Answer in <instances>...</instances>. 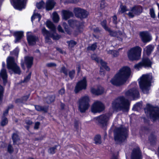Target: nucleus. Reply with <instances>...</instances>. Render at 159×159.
<instances>
[{"label": "nucleus", "mask_w": 159, "mask_h": 159, "mask_svg": "<svg viewBox=\"0 0 159 159\" xmlns=\"http://www.w3.org/2000/svg\"><path fill=\"white\" fill-rule=\"evenodd\" d=\"M131 70L127 66L123 67L120 69L113 78L110 81L113 85L117 86L123 84L130 75Z\"/></svg>", "instance_id": "f257e3e1"}, {"label": "nucleus", "mask_w": 159, "mask_h": 159, "mask_svg": "<svg viewBox=\"0 0 159 159\" xmlns=\"http://www.w3.org/2000/svg\"><path fill=\"white\" fill-rule=\"evenodd\" d=\"M130 103L125 97L121 96L115 99L112 103V107L116 111L127 112L129 110Z\"/></svg>", "instance_id": "f03ea898"}, {"label": "nucleus", "mask_w": 159, "mask_h": 159, "mask_svg": "<svg viewBox=\"0 0 159 159\" xmlns=\"http://www.w3.org/2000/svg\"><path fill=\"white\" fill-rule=\"evenodd\" d=\"M128 136V129L125 127L121 126L114 130V139L117 144L125 141Z\"/></svg>", "instance_id": "7ed1b4c3"}, {"label": "nucleus", "mask_w": 159, "mask_h": 159, "mask_svg": "<svg viewBox=\"0 0 159 159\" xmlns=\"http://www.w3.org/2000/svg\"><path fill=\"white\" fill-rule=\"evenodd\" d=\"M152 79V76L151 75H143L141 78L139 82V87L144 93H148Z\"/></svg>", "instance_id": "20e7f679"}, {"label": "nucleus", "mask_w": 159, "mask_h": 159, "mask_svg": "<svg viewBox=\"0 0 159 159\" xmlns=\"http://www.w3.org/2000/svg\"><path fill=\"white\" fill-rule=\"evenodd\" d=\"M144 111L147 116H149L153 121L159 119V109L158 107L147 104L144 108Z\"/></svg>", "instance_id": "39448f33"}, {"label": "nucleus", "mask_w": 159, "mask_h": 159, "mask_svg": "<svg viewBox=\"0 0 159 159\" xmlns=\"http://www.w3.org/2000/svg\"><path fill=\"white\" fill-rule=\"evenodd\" d=\"M141 48L139 46H136L131 48L128 52V58L131 61L139 60L140 57Z\"/></svg>", "instance_id": "423d86ee"}, {"label": "nucleus", "mask_w": 159, "mask_h": 159, "mask_svg": "<svg viewBox=\"0 0 159 159\" xmlns=\"http://www.w3.org/2000/svg\"><path fill=\"white\" fill-rule=\"evenodd\" d=\"M7 67L8 69L11 70L15 74L20 75L21 71L19 66L15 62L14 58L9 57L7 59Z\"/></svg>", "instance_id": "0eeeda50"}, {"label": "nucleus", "mask_w": 159, "mask_h": 159, "mask_svg": "<svg viewBox=\"0 0 159 159\" xmlns=\"http://www.w3.org/2000/svg\"><path fill=\"white\" fill-rule=\"evenodd\" d=\"M89 99L87 96L82 97L78 101V109L81 113H84L89 107Z\"/></svg>", "instance_id": "6e6552de"}, {"label": "nucleus", "mask_w": 159, "mask_h": 159, "mask_svg": "<svg viewBox=\"0 0 159 159\" xmlns=\"http://www.w3.org/2000/svg\"><path fill=\"white\" fill-rule=\"evenodd\" d=\"M109 119V115L108 114L101 115L96 118L98 124L102 128L107 125Z\"/></svg>", "instance_id": "1a4fd4ad"}, {"label": "nucleus", "mask_w": 159, "mask_h": 159, "mask_svg": "<svg viewBox=\"0 0 159 159\" xmlns=\"http://www.w3.org/2000/svg\"><path fill=\"white\" fill-rule=\"evenodd\" d=\"M125 96L129 98H132L134 100L139 98L140 97L139 93L137 89L133 88L130 89L125 93Z\"/></svg>", "instance_id": "9d476101"}, {"label": "nucleus", "mask_w": 159, "mask_h": 159, "mask_svg": "<svg viewBox=\"0 0 159 159\" xmlns=\"http://www.w3.org/2000/svg\"><path fill=\"white\" fill-rule=\"evenodd\" d=\"M47 26L51 29L52 32H50L46 30L45 28H43L42 30V33L45 37L48 36L49 35L50 36V34L55 33V27L52 22L50 21H47Z\"/></svg>", "instance_id": "9b49d317"}, {"label": "nucleus", "mask_w": 159, "mask_h": 159, "mask_svg": "<svg viewBox=\"0 0 159 159\" xmlns=\"http://www.w3.org/2000/svg\"><path fill=\"white\" fill-rule=\"evenodd\" d=\"M74 12L75 16L81 19L86 18L89 14L88 11L80 8H75Z\"/></svg>", "instance_id": "f8f14e48"}, {"label": "nucleus", "mask_w": 159, "mask_h": 159, "mask_svg": "<svg viewBox=\"0 0 159 159\" xmlns=\"http://www.w3.org/2000/svg\"><path fill=\"white\" fill-rule=\"evenodd\" d=\"M152 63L150 60L148 58H145L142 59V61L136 64L134 66L135 69L139 70L142 67H149L151 66Z\"/></svg>", "instance_id": "ddd939ff"}, {"label": "nucleus", "mask_w": 159, "mask_h": 159, "mask_svg": "<svg viewBox=\"0 0 159 159\" xmlns=\"http://www.w3.org/2000/svg\"><path fill=\"white\" fill-rule=\"evenodd\" d=\"M143 11V9L141 6H135L132 7L130 11L126 14L130 18L134 17L135 15H139L141 14Z\"/></svg>", "instance_id": "4468645a"}, {"label": "nucleus", "mask_w": 159, "mask_h": 159, "mask_svg": "<svg viewBox=\"0 0 159 159\" xmlns=\"http://www.w3.org/2000/svg\"><path fill=\"white\" fill-rule=\"evenodd\" d=\"M105 108L104 104L99 101H96L93 104L91 111L92 112L96 113L103 111Z\"/></svg>", "instance_id": "2eb2a0df"}, {"label": "nucleus", "mask_w": 159, "mask_h": 159, "mask_svg": "<svg viewBox=\"0 0 159 159\" xmlns=\"http://www.w3.org/2000/svg\"><path fill=\"white\" fill-rule=\"evenodd\" d=\"M86 84V78L84 77L82 80L77 83L75 89V93H77L82 89H85L87 86Z\"/></svg>", "instance_id": "dca6fc26"}, {"label": "nucleus", "mask_w": 159, "mask_h": 159, "mask_svg": "<svg viewBox=\"0 0 159 159\" xmlns=\"http://www.w3.org/2000/svg\"><path fill=\"white\" fill-rule=\"evenodd\" d=\"M27 0H13L14 6L15 8L21 10L25 7Z\"/></svg>", "instance_id": "f3484780"}, {"label": "nucleus", "mask_w": 159, "mask_h": 159, "mask_svg": "<svg viewBox=\"0 0 159 159\" xmlns=\"http://www.w3.org/2000/svg\"><path fill=\"white\" fill-rule=\"evenodd\" d=\"M141 152L139 148L137 147L133 149L131 155V159H142Z\"/></svg>", "instance_id": "a211bd4d"}, {"label": "nucleus", "mask_w": 159, "mask_h": 159, "mask_svg": "<svg viewBox=\"0 0 159 159\" xmlns=\"http://www.w3.org/2000/svg\"><path fill=\"white\" fill-rule=\"evenodd\" d=\"M61 37V35L55 33L50 34V36H47L45 37V42L49 44L52 43V41L50 38H52L54 40H58Z\"/></svg>", "instance_id": "6ab92c4d"}, {"label": "nucleus", "mask_w": 159, "mask_h": 159, "mask_svg": "<svg viewBox=\"0 0 159 159\" xmlns=\"http://www.w3.org/2000/svg\"><path fill=\"white\" fill-rule=\"evenodd\" d=\"M140 35L141 39L143 43H147L149 42L152 39V38L148 32L143 31L140 33Z\"/></svg>", "instance_id": "aec40b11"}, {"label": "nucleus", "mask_w": 159, "mask_h": 159, "mask_svg": "<svg viewBox=\"0 0 159 159\" xmlns=\"http://www.w3.org/2000/svg\"><path fill=\"white\" fill-rule=\"evenodd\" d=\"M27 39L30 45H33L35 44L36 42L38 40V38L35 35H27Z\"/></svg>", "instance_id": "412c9836"}, {"label": "nucleus", "mask_w": 159, "mask_h": 159, "mask_svg": "<svg viewBox=\"0 0 159 159\" xmlns=\"http://www.w3.org/2000/svg\"><path fill=\"white\" fill-rule=\"evenodd\" d=\"M24 58L25 63L28 70L33 64V58L32 57L26 56Z\"/></svg>", "instance_id": "4be33fe9"}, {"label": "nucleus", "mask_w": 159, "mask_h": 159, "mask_svg": "<svg viewBox=\"0 0 159 159\" xmlns=\"http://www.w3.org/2000/svg\"><path fill=\"white\" fill-rule=\"evenodd\" d=\"M0 77L2 79L3 85L5 86L7 82V75L5 69L2 68L0 72Z\"/></svg>", "instance_id": "5701e85b"}, {"label": "nucleus", "mask_w": 159, "mask_h": 159, "mask_svg": "<svg viewBox=\"0 0 159 159\" xmlns=\"http://www.w3.org/2000/svg\"><path fill=\"white\" fill-rule=\"evenodd\" d=\"M69 25L73 28L79 29L80 25V22L76 20L70 19L68 21Z\"/></svg>", "instance_id": "b1692460"}, {"label": "nucleus", "mask_w": 159, "mask_h": 159, "mask_svg": "<svg viewBox=\"0 0 159 159\" xmlns=\"http://www.w3.org/2000/svg\"><path fill=\"white\" fill-rule=\"evenodd\" d=\"M56 2L54 0H47L45 6V8L47 11L51 10L54 7Z\"/></svg>", "instance_id": "393cba45"}, {"label": "nucleus", "mask_w": 159, "mask_h": 159, "mask_svg": "<svg viewBox=\"0 0 159 159\" xmlns=\"http://www.w3.org/2000/svg\"><path fill=\"white\" fill-rule=\"evenodd\" d=\"M62 18L65 20H67L70 17L73 16V13L69 11L63 10L62 11Z\"/></svg>", "instance_id": "a878e982"}, {"label": "nucleus", "mask_w": 159, "mask_h": 159, "mask_svg": "<svg viewBox=\"0 0 159 159\" xmlns=\"http://www.w3.org/2000/svg\"><path fill=\"white\" fill-rule=\"evenodd\" d=\"M104 91V88L100 86L98 87L97 89L93 88L91 89L92 93L97 95L102 94L103 93Z\"/></svg>", "instance_id": "bb28decb"}, {"label": "nucleus", "mask_w": 159, "mask_h": 159, "mask_svg": "<svg viewBox=\"0 0 159 159\" xmlns=\"http://www.w3.org/2000/svg\"><path fill=\"white\" fill-rule=\"evenodd\" d=\"M14 35L15 37V43L19 42L23 36V32L22 31H16L14 33Z\"/></svg>", "instance_id": "cd10ccee"}, {"label": "nucleus", "mask_w": 159, "mask_h": 159, "mask_svg": "<svg viewBox=\"0 0 159 159\" xmlns=\"http://www.w3.org/2000/svg\"><path fill=\"white\" fill-rule=\"evenodd\" d=\"M30 93L28 95L23 96L21 98L16 100L15 102L16 103H24L26 102L29 98Z\"/></svg>", "instance_id": "c85d7f7f"}, {"label": "nucleus", "mask_w": 159, "mask_h": 159, "mask_svg": "<svg viewBox=\"0 0 159 159\" xmlns=\"http://www.w3.org/2000/svg\"><path fill=\"white\" fill-rule=\"evenodd\" d=\"M18 134V132L16 131V133H13L12 135L11 138L13 140V145L16 144L17 142L20 140Z\"/></svg>", "instance_id": "c756f323"}, {"label": "nucleus", "mask_w": 159, "mask_h": 159, "mask_svg": "<svg viewBox=\"0 0 159 159\" xmlns=\"http://www.w3.org/2000/svg\"><path fill=\"white\" fill-rule=\"evenodd\" d=\"M154 49V47L151 45H149L143 49L144 52H145L148 55H149L152 51Z\"/></svg>", "instance_id": "7c9ffc66"}, {"label": "nucleus", "mask_w": 159, "mask_h": 159, "mask_svg": "<svg viewBox=\"0 0 159 159\" xmlns=\"http://www.w3.org/2000/svg\"><path fill=\"white\" fill-rule=\"evenodd\" d=\"M149 141L151 145H154L157 141L156 136L153 134H151L149 137Z\"/></svg>", "instance_id": "2f4dec72"}, {"label": "nucleus", "mask_w": 159, "mask_h": 159, "mask_svg": "<svg viewBox=\"0 0 159 159\" xmlns=\"http://www.w3.org/2000/svg\"><path fill=\"white\" fill-rule=\"evenodd\" d=\"M35 109L38 111H43L44 112H47L48 108L47 106H41L39 105L35 106Z\"/></svg>", "instance_id": "473e14b6"}, {"label": "nucleus", "mask_w": 159, "mask_h": 159, "mask_svg": "<svg viewBox=\"0 0 159 159\" xmlns=\"http://www.w3.org/2000/svg\"><path fill=\"white\" fill-rule=\"evenodd\" d=\"M55 99V96L54 95H49L46 97L44 101L48 104H49L54 102Z\"/></svg>", "instance_id": "72a5a7b5"}, {"label": "nucleus", "mask_w": 159, "mask_h": 159, "mask_svg": "<svg viewBox=\"0 0 159 159\" xmlns=\"http://www.w3.org/2000/svg\"><path fill=\"white\" fill-rule=\"evenodd\" d=\"M95 143L96 144H100L101 143V136L100 135H96L94 139Z\"/></svg>", "instance_id": "f704fd0d"}, {"label": "nucleus", "mask_w": 159, "mask_h": 159, "mask_svg": "<svg viewBox=\"0 0 159 159\" xmlns=\"http://www.w3.org/2000/svg\"><path fill=\"white\" fill-rule=\"evenodd\" d=\"M69 70L67 69L65 66H62L60 70V72L63 73L66 76H67L68 75V72Z\"/></svg>", "instance_id": "c9c22d12"}, {"label": "nucleus", "mask_w": 159, "mask_h": 159, "mask_svg": "<svg viewBox=\"0 0 159 159\" xmlns=\"http://www.w3.org/2000/svg\"><path fill=\"white\" fill-rule=\"evenodd\" d=\"M8 123V120L5 117H3L2 119L1 122V125L3 127L6 125Z\"/></svg>", "instance_id": "e433bc0d"}, {"label": "nucleus", "mask_w": 159, "mask_h": 159, "mask_svg": "<svg viewBox=\"0 0 159 159\" xmlns=\"http://www.w3.org/2000/svg\"><path fill=\"white\" fill-rule=\"evenodd\" d=\"M97 43H95L91 45V46H89L87 48V50H88L94 51L97 48Z\"/></svg>", "instance_id": "4c0bfd02"}, {"label": "nucleus", "mask_w": 159, "mask_h": 159, "mask_svg": "<svg viewBox=\"0 0 159 159\" xmlns=\"http://www.w3.org/2000/svg\"><path fill=\"white\" fill-rule=\"evenodd\" d=\"M57 146H55L52 147H50L48 149V152L50 154H53L55 153L56 150L57 149Z\"/></svg>", "instance_id": "58836bf2"}, {"label": "nucleus", "mask_w": 159, "mask_h": 159, "mask_svg": "<svg viewBox=\"0 0 159 159\" xmlns=\"http://www.w3.org/2000/svg\"><path fill=\"white\" fill-rule=\"evenodd\" d=\"M120 10L119 11V13H123L126 11H128L126 6L123 5L122 4H121L120 6Z\"/></svg>", "instance_id": "ea45409f"}, {"label": "nucleus", "mask_w": 159, "mask_h": 159, "mask_svg": "<svg viewBox=\"0 0 159 159\" xmlns=\"http://www.w3.org/2000/svg\"><path fill=\"white\" fill-rule=\"evenodd\" d=\"M38 18V21H39L41 18V16L40 14L38 13H34L32 16L31 18V21L33 22L34 19L35 18Z\"/></svg>", "instance_id": "a19ab883"}, {"label": "nucleus", "mask_w": 159, "mask_h": 159, "mask_svg": "<svg viewBox=\"0 0 159 159\" xmlns=\"http://www.w3.org/2000/svg\"><path fill=\"white\" fill-rule=\"evenodd\" d=\"M4 89L2 86L0 85V105L2 103Z\"/></svg>", "instance_id": "79ce46f5"}, {"label": "nucleus", "mask_w": 159, "mask_h": 159, "mask_svg": "<svg viewBox=\"0 0 159 159\" xmlns=\"http://www.w3.org/2000/svg\"><path fill=\"white\" fill-rule=\"evenodd\" d=\"M107 20H103L101 22V24L103 28L106 31L109 28L107 25Z\"/></svg>", "instance_id": "37998d69"}, {"label": "nucleus", "mask_w": 159, "mask_h": 159, "mask_svg": "<svg viewBox=\"0 0 159 159\" xmlns=\"http://www.w3.org/2000/svg\"><path fill=\"white\" fill-rule=\"evenodd\" d=\"M67 43L68 44L69 47L72 48L76 45L77 42L73 40H71L70 41H67Z\"/></svg>", "instance_id": "c03bdc74"}, {"label": "nucleus", "mask_w": 159, "mask_h": 159, "mask_svg": "<svg viewBox=\"0 0 159 159\" xmlns=\"http://www.w3.org/2000/svg\"><path fill=\"white\" fill-rule=\"evenodd\" d=\"M107 31L109 33L110 35L111 36L116 37L117 35L116 31L112 30L110 28Z\"/></svg>", "instance_id": "a18cd8bd"}, {"label": "nucleus", "mask_w": 159, "mask_h": 159, "mask_svg": "<svg viewBox=\"0 0 159 159\" xmlns=\"http://www.w3.org/2000/svg\"><path fill=\"white\" fill-rule=\"evenodd\" d=\"M149 14L151 17L153 19H154L156 17L155 11L153 8L150 9Z\"/></svg>", "instance_id": "49530a36"}, {"label": "nucleus", "mask_w": 159, "mask_h": 159, "mask_svg": "<svg viewBox=\"0 0 159 159\" xmlns=\"http://www.w3.org/2000/svg\"><path fill=\"white\" fill-rule=\"evenodd\" d=\"M107 53L109 54H111L114 57H117L119 54V52L115 50H109L107 51Z\"/></svg>", "instance_id": "de8ad7c7"}, {"label": "nucleus", "mask_w": 159, "mask_h": 159, "mask_svg": "<svg viewBox=\"0 0 159 159\" xmlns=\"http://www.w3.org/2000/svg\"><path fill=\"white\" fill-rule=\"evenodd\" d=\"M68 75L70 78L71 79H73L74 78L75 73V70H72L70 71H69Z\"/></svg>", "instance_id": "09e8293b"}, {"label": "nucleus", "mask_w": 159, "mask_h": 159, "mask_svg": "<svg viewBox=\"0 0 159 159\" xmlns=\"http://www.w3.org/2000/svg\"><path fill=\"white\" fill-rule=\"evenodd\" d=\"M44 6V3L43 1H41L36 4L37 8L39 9H41Z\"/></svg>", "instance_id": "8fccbe9b"}, {"label": "nucleus", "mask_w": 159, "mask_h": 159, "mask_svg": "<svg viewBox=\"0 0 159 159\" xmlns=\"http://www.w3.org/2000/svg\"><path fill=\"white\" fill-rule=\"evenodd\" d=\"M53 20L55 22H57L59 20V17L58 15L56 12H55L53 13Z\"/></svg>", "instance_id": "3c124183"}, {"label": "nucleus", "mask_w": 159, "mask_h": 159, "mask_svg": "<svg viewBox=\"0 0 159 159\" xmlns=\"http://www.w3.org/2000/svg\"><path fill=\"white\" fill-rule=\"evenodd\" d=\"M31 74V72H30L28 75L25 78L24 80L22 81V82L26 83L28 82L30 79Z\"/></svg>", "instance_id": "603ef678"}, {"label": "nucleus", "mask_w": 159, "mask_h": 159, "mask_svg": "<svg viewBox=\"0 0 159 159\" xmlns=\"http://www.w3.org/2000/svg\"><path fill=\"white\" fill-rule=\"evenodd\" d=\"M142 106L141 103L140 102H138L136 103L134 106L133 109L136 110L140 108Z\"/></svg>", "instance_id": "864d4df0"}, {"label": "nucleus", "mask_w": 159, "mask_h": 159, "mask_svg": "<svg viewBox=\"0 0 159 159\" xmlns=\"http://www.w3.org/2000/svg\"><path fill=\"white\" fill-rule=\"evenodd\" d=\"M91 58L93 60H95L97 62H99L100 59L98 57L96 54H93L91 56Z\"/></svg>", "instance_id": "5fc2aeb1"}, {"label": "nucleus", "mask_w": 159, "mask_h": 159, "mask_svg": "<svg viewBox=\"0 0 159 159\" xmlns=\"http://www.w3.org/2000/svg\"><path fill=\"white\" fill-rule=\"evenodd\" d=\"M47 66L48 67H55L57 66V64L54 63H49L46 64Z\"/></svg>", "instance_id": "6e6d98bb"}, {"label": "nucleus", "mask_w": 159, "mask_h": 159, "mask_svg": "<svg viewBox=\"0 0 159 159\" xmlns=\"http://www.w3.org/2000/svg\"><path fill=\"white\" fill-rule=\"evenodd\" d=\"M7 149L8 152L10 153H12L13 151V147L10 144L8 145Z\"/></svg>", "instance_id": "4d7b16f0"}, {"label": "nucleus", "mask_w": 159, "mask_h": 159, "mask_svg": "<svg viewBox=\"0 0 159 159\" xmlns=\"http://www.w3.org/2000/svg\"><path fill=\"white\" fill-rule=\"evenodd\" d=\"M106 6L105 1L103 0H102L100 3V7L101 8H104Z\"/></svg>", "instance_id": "13d9d810"}, {"label": "nucleus", "mask_w": 159, "mask_h": 159, "mask_svg": "<svg viewBox=\"0 0 159 159\" xmlns=\"http://www.w3.org/2000/svg\"><path fill=\"white\" fill-rule=\"evenodd\" d=\"M113 22L114 24H116L117 23V18L116 15H114L113 16Z\"/></svg>", "instance_id": "bf43d9fd"}, {"label": "nucleus", "mask_w": 159, "mask_h": 159, "mask_svg": "<svg viewBox=\"0 0 159 159\" xmlns=\"http://www.w3.org/2000/svg\"><path fill=\"white\" fill-rule=\"evenodd\" d=\"M19 52V50L18 48H16L15 49L13 50V54L16 56L17 57L18 53Z\"/></svg>", "instance_id": "052dcab7"}, {"label": "nucleus", "mask_w": 159, "mask_h": 159, "mask_svg": "<svg viewBox=\"0 0 159 159\" xmlns=\"http://www.w3.org/2000/svg\"><path fill=\"white\" fill-rule=\"evenodd\" d=\"M45 137V135H42L41 136H40L38 138H35V140L36 141H39L43 139Z\"/></svg>", "instance_id": "680f3d73"}, {"label": "nucleus", "mask_w": 159, "mask_h": 159, "mask_svg": "<svg viewBox=\"0 0 159 159\" xmlns=\"http://www.w3.org/2000/svg\"><path fill=\"white\" fill-rule=\"evenodd\" d=\"M65 93V90L64 88H62L59 91V93L61 95H62L64 94Z\"/></svg>", "instance_id": "e2e57ef3"}, {"label": "nucleus", "mask_w": 159, "mask_h": 159, "mask_svg": "<svg viewBox=\"0 0 159 159\" xmlns=\"http://www.w3.org/2000/svg\"><path fill=\"white\" fill-rule=\"evenodd\" d=\"M40 124V122H36L35 124L34 128L36 129H38L39 128Z\"/></svg>", "instance_id": "0e129e2a"}, {"label": "nucleus", "mask_w": 159, "mask_h": 159, "mask_svg": "<svg viewBox=\"0 0 159 159\" xmlns=\"http://www.w3.org/2000/svg\"><path fill=\"white\" fill-rule=\"evenodd\" d=\"M99 61H100V62L102 67L104 68L107 66L106 63L102 60L100 59Z\"/></svg>", "instance_id": "69168bd1"}, {"label": "nucleus", "mask_w": 159, "mask_h": 159, "mask_svg": "<svg viewBox=\"0 0 159 159\" xmlns=\"http://www.w3.org/2000/svg\"><path fill=\"white\" fill-rule=\"evenodd\" d=\"M57 29L59 32L63 33H64V30L62 29V28L61 27L60 25H59L58 26Z\"/></svg>", "instance_id": "338daca9"}, {"label": "nucleus", "mask_w": 159, "mask_h": 159, "mask_svg": "<svg viewBox=\"0 0 159 159\" xmlns=\"http://www.w3.org/2000/svg\"><path fill=\"white\" fill-rule=\"evenodd\" d=\"M25 122L26 123L27 125H32L33 123V122L32 121H31L30 120H26Z\"/></svg>", "instance_id": "774afa93"}]
</instances>
